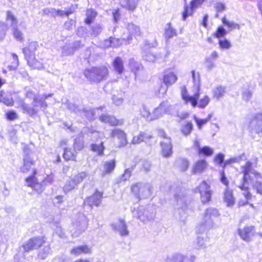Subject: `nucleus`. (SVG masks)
Returning a JSON list of instances; mask_svg holds the SVG:
<instances>
[{
  "instance_id": "nucleus-55",
  "label": "nucleus",
  "mask_w": 262,
  "mask_h": 262,
  "mask_svg": "<svg viewBox=\"0 0 262 262\" xmlns=\"http://www.w3.org/2000/svg\"><path fill=\"white\" fill-rule=\"evenodd\" d=\"M179 168L180 170L184 171L186 170L189 166V162L185 159H180L177 161Z\"/></svg>"
},
{
  "instance_id": "nucleus-44",
  "label": "nucleus",
  "mask_w": 262,
  "mask_h": 262,
  "mask_svg": "<svg viewBox=\"0 0 262 262\" xmlns=\"http://www.w3.org/2000/svg\"><path fill=\"white\" fill-rule=\"evenodd\" d=\"M193 127L192 123L188 122L182 126L181 132L184 135L187 136L191 132L193 129Z\"/></svg>"
},
{
  "instance_id": "nucleus-45",
  "label": "nucleus",
  "mask_w": 262,
  "mask_h": 262,
  "mask_svg": "<svg viewBox=\"0 0 262 262\" xmlns=\"http://www.w3.org/2000/svg\"><path fill=\"white\" fill-rule=\"evenodd\" d=\"M50 253V247L49 245L46 246L39 251L38 257L42 259H45Z\"/></svg>"
},
{
  "instance_id": "nucleus-28",
  "label": "nucleus",
  "mask_w": 262,
  "mask_h": 262,
  "mask_svg": "<svg viewBox=\"0 0 262 262\" xmlns=\"http://www.w3.org/2000/svg\"><path fill=\"white\" fill-rule=\"evenodd\" d=\"M138 3V0H120L121 6L130 11H133L136 8Z\"/></svg>"
},
{
  "instance_id": "nucleus-7",
  "label": "nucleus",
  "mask_w": 262,
  "mask_h": 262,
  "mask_svg": "<svg viewBox=\"0 0 262 262\" xmlns=\"http://www.w3.org/2000/svg\"><path fill=\"white\" fill-rule=\"evenodd\" d=\"M195 192H199L200 194L201 201L203 204L209 202L211 198V192L209 185L205 182L203 181L195 188Z\"/></svg>"
},
{
  "instance_id": "nucleus-5",
  "label": "nucleus",
  "mask_w": 262,
  "mask_h": 262,
  "mask_svg": "<svg viewBox=\"0 0 262 262\" xmlns=\"http://www.w3.org/2000/svg\"><path fill=\"white\" fill-rule=\"evenodd\" d=\"M156 214L155 208L148 205L146 208L140 207L138 211L137 218L143 223L154 220Z\"/></svg>"
},
{
  "instance_id": "nucleus-64",
  "label": "nucleus",
  "mask_w": 262,
  "mask_h": 262,
  "mask_svg": "<svg viewBox=\"0 0 262 262\" xmlns=\"http://www.w3.org/2000/svg\"><path fill=\"white\" fill-rule=\"evenodd\" d=\"M227 33L226 30L223 27H219L214 36L216 38H220L224 36Z\"/></svg>"
},
{
  "instance_id": "nucleus-1",
  "label": "nucleus",
  "mask_w": 262,
  "mask_h": 262,
  "mask_svg": "<svg viewBox=\"0 0 262 262\" xmlns=\"http://www.w3.org/2000/svg\"><path fill=\"white\" fill-rule=\"evenodd\" d=\"M244 176L242 180L237 184V186L244 191L243 195L245 196L246 200H241L239 201L238 205L239 206H244L248 203V200L251 199V194L248 191L249 183H252V175H254L255 177H260V174L252 168V163L248 161L245 165L241 168Z\"/></svg>"
},
{
  "instance_id": "nucleus-57",
  "label": "nucleus",
  "mask_w": 262,
  "mask_h": 262,
  "mask_svg": "<svg viewBox=\"0 0 262 262\" xmlns=\"http://www.w3.org/2000/svg\"><path fill=\"white\" fill-rule=\"evenodd\" d=\"M12 56L13 59V61L12 62L11 65L8 66V68L10 70H15L18 66V58L17 55L14 53H12Z\"/></svg>"
},
{
  "instance_id": "nucleus-6",
  "label": "nucleus",
  "mask_w": 262,
  "mask_h": 262,
  "mask_svg": "<svg viewBox=\"0 0 262 262\" xmlns=\"http://www.w3.org/2000/svg\"><path fill=\"white\" fill-rule=\"evenodd\" d=\"M37 171L36 169H33V174L27 177L25 179L26 185L28 187H31L38 193H41L45 188V185L41 181L38 183L36 177Z\"/></svg>"
},
{
  "instance_id": "nucleus-20",
  "label": "nucleus",
  "mask_w": 262,
  "mask_h": 262,
  "mask_svg": "<svg viewBox=\"0 0 262 262\" xmlns=\"http://www.w3.org/2000/svg\"><path fill=\"white\" fill-rule=\"evenodd\" d=\"M101 122L108 123L112 126L121 125L123 124V120H118L114 116L107 114H102L99 117Z\"/></svg>"
},
{
  "instance_id": "nucleus-54",
  "label": "nucleus",
  "mask_w": 262,
  "mask_h": 262,
  "mask_svg": "<svg viewBox=\"0 0 262 262\" xmlns=\"http://www.w3.org/2000/svg\"><path fill=\"white\" fill-rule=\"evenodd\" d=\"M162 105H159L157 107L155 108L152 112V116L154 120L159 119L165 113L163 112L164 111L161 110V107Z\"/></svg>"
},
{
  "instance_id": "nucleus-59",
  "label": "nucleus",
  "mask_w": 262,
  "mask_h": 262,
  "mask_svg": "<svg viewBox=\"0 0 262 262\" xmlns=\"http://www.w3.org/2000/svg\"><path fill=\"white\" fill-rule=\"evenodd\" d=\"M195 248L197 249H201L205 248V240L203 238L198 237L195 243Z\"/></svg>"
},
{
  "instance_id": "nucleus-38",
  "label": "nucleus",
  "mask_w": 262,
  "mask_h": 262,
  "mask_svg": "<svg viewBox=\"0 0 262 262\" xmlns=\"http://www.w3.org/2000/svg\"><path fill=\"white\" fill-rule=\"evenodd\" d=\"M6 20L12 28L17 26L18 21L17 18L10 11H7Z\"/></svg>"
},
{
  "instance_id": "nucleus-51",
  "label": "nucleus",
  "mask_w": 262,
  "mask_h": 262,
  "mask_svg": "<svg viewBox=\"0 0 262 262\" xmlns=\"http://www.w3.org/2000/svg\"><path fill=\"white\" fill-rule=\"evenodd\" d=\"M8 30V24L0 21V40H2L5 38Z\"/></svg>"
},
{
  "instance_id": "nucleus-17",
  "label": "nucleus",
  "mask_w": 262,
  "mask_h": 262,
  "mask_svg": "<svg viewBox=\"0 0 262 262\" xmlns=\"http://www.w3.org/2000/svg\"><path fill=\"white\" fill-rule=\"evenodd\" d=\"M174 198L179 209H181L182 210L185 211L187 208L188 202V197L186 194L180 191L175 194Z\"/></svg>"
},
{
  "instance_id": "nucleus-16",
  "label": "nucleus",
  "mask_w": 262,
  "mask_h": 262,
  "mask_svg": "<svg viewBox=\"0 0 262 262\" xmlns=\"http://www.w3.org/2000/svg\"><path fill=\"white\" fill-rule=\"evenodd\" d=\"M111 136L112 137H116L119 140V147L125 146L128 141L127 140V135L122 130L119 128H115L111 131Z\"/></svg>"
},
{
  "instance_id": "nucleus-46",
  "label": "nucleus",
  "mask_w": 262,
  "mask_h": 262,
  "mask_svg": "<svg viewBox=\"0 0 262 262\" xmlns=\"http://www.w3.org/2000/svg\"><path fill=\"white\" fill-rule=\"evenodd\" d=\"M128 66L130 70L134 72L135 73H136L137 71L139 70L141 68L140 63L135 61L134 59H129Z\"/></svg>"
},
{
  "instance_id": "nucleus-27",
  "label": "nucleus",
  "mask_w": 262,
  "mask_h": 262,
  "mask_svg": "<svg viewBox=\"0 0 262 262\" xmlns=\"http://www.w3.org/2000/svg\"><path fill=\"white\" fill-rule=\"evenodd\" d=\"M177 80V77L172 72H168L165 73L163 81L167 87L174 83Z\"/></svg>"
},
{
  "instance_id": "nucleus-10",
  "label": "nucleus",
  "mask_w": 262,
  "mask_h": 262,
  "mask_svg": "<svg viewBox=\"0 0 262 262\" xmlns=\"http://www.w3.org/2000/svg\"><path fill=\"white\" fill-rule=\"evenodd\" d=\"M24 152L23 165L19 168L20 171L24 173H27L30 170H32V171L33 172V169H35L33 167V166L34 164V162L29 156V151L27 147L24 149ZM32 174L33 172L32 173Z\"/></svg>"
},
{
  "instance_id": "nucleus-26",
  "label": "nucleus",
  "mask_w": 262,
  "mask_h": 262,
  "mask_svg": "<svg viewBox=\"0 0 262 262\" xmlns=\"http://www.w3.org/2000/svg\"><path fill=\"white\" fill-rule=\"evenodd\" d=\"M251 175L252 181V183L249 182V184L252 183L253 187L256 191V192L262 195V177H261V175L257 177H255L254 175Z\"/></svg>"
},
{
  "instance_id": "nucleus-9",
  "label": "nucleus",
  "mask_w": 262,
  "mask_h": 262,
  "mask_svg": "<svg viewBox=\"0 0 262 262\" xmlns=\"http://www.w3.org/2000/svg\"><path fill=\"white\" fill-rule=\"evenodd\" d=\"M205 0H192L190 3V6L187 4L184 6V11L182 12V19L185 20L186 18L192 15L195 10L204 2Z\"/></svg>"
},
{
  "instance_id": "nucleus-29",
  "label": "nucleus",
  "mask_w": 262,
  "mask_h": 262,
  "mask_svg": "<svg viewBox=\"0 0 262 262\" xmlns=\"http://www.w3.org/2000/svg\"><path fill=\"white\" fill-rule=\"evenodd\" d=\"M153 188L149 184L142 185L141 187L140 199H145L149 197L152 193Z\"/></svg>"
},
{
  "instance_id": "nucleus-49",
  "label": "nucleus",
  "mask_w": 262,
  "mask_h": 262,
  "mask_svg": "<svg viewBox=\"0 0 262 262\" xmlns=\"http://www.w3.org/2000/svg\"><path fill=\"white\" fill-rule=\"evenodd\" d=\"M115 167V161L112 160L108 162H106L104 164V169L106 173L112 172Z\"/></svg>"
},
{
  "instance_id": "nucleus-3",
  "label": "nucleus",
  "mask_w": 262,
  "mask_h": 262,
  "mask_svg": "<svg viewBox=\"0 0 262 262\" xmlns=\"http://www.w3.org/2000/svg\"><path fill=\"white\" fill-rule=\"evenodd\" d=\"M219 216L220 213L216 208L209 207L206 209L202 221L198 226L199 232H203L212 228L214 225V219Z\"/></svg>"
},
{
  "instance_id": "nucleus-47",
  "label": "nucleus",
  "mask_w": 262,
  "mask_h": 262,
  "mask_svg": "<svg viewBox=\"0 0 262 262\" xmlns=\"http://www.w3.org/2000/svg\"><path fill=\"white\" fill-rule=\"evenodd\" d=\"M222 23L228 28H229L231 30L234 29H239L240 27L238 24L235 23L233 21H229L227 20L225 17L222 18Z\"/></svg>"
},
{
  "instance_id": "nucleus-37",
  "label": "nucleus",
  "mask_w": 262,
  "mask_h": 262,
  "mask_svg": "<svg viewBox=\"0 0 262 262\" xmlns=\"http://www.w3.org/2000/svg\"><path fill=\"white\" fill-rule=\"evenodd\" d=\"M97 15V12L93 9H89L86 11V18L85 19V23L86 24H91L92 23Z\"/></svg>"
},
{
  "instance_id": "nucleus-34",
  "label": "nucleus",
  "mask_w": 262,
  "mask_h": 262,
  "mask_svg": "<svg viewBox=\"0 0 262 262\" xmlns=\"http://www.w3.org/2000/svg\"><path fill=\"white\" fill-rule=\"evenodd\" d=\"M140 115L147 121L154 120L152 113L151 114L149 109L145 105H142L140 109Z\"/></svg>"
},
{
  "instance_id": "nucleus-8",
  "label": "nucleus",
  "mask_w": 262,
  "mask_h": 262,
  "mask_svg": "<svg viewBox=\"0 0 262 262\" xmlns=\"http://www.w3.org/2000/svg\"><path fill=\"white\" fill-rule=\"evenodd\" d=\"M159 136L164 138V140L161 142L162 155L164 157L168 158L172 154L170 139L166 137L165 133L162 130L159 132Z\"/></svg>"
},
{
  "instance_id": "nucleus-56",
  "label": "nucleus",
  "mask_w": 262,
  "mask_h": 262,
  "mask_svg": "<svg viewBox=\"0 0 262 262\" xmlns=\"http://www.w3.org/2000/svg\"><path fill=\"white\" fill-rule=\"evenodd\" d=\"M13 34L14 37L18 41H22L24 39L23 34L18 30L17 26L13 28Z\"/></svg>"
},
{
  "instance_id": "nucleus-41",
  "label": "nucleus",
  "mask_w": 262,
  "mask_h": 262,
  "mask_svg": "<svg viewBox=\"0 0 262 262\" xmlns=\"http://www.w3.org/2000/svg\"><path fill=\"white\" fill-rule=\"evenodd\" d=\"M63 157L67 161L76 160V155L70 148H64Z\"/></svg>"
},
{
  "instance_id": "nucleus-4",
  "label": "nucleus",
  "mask_w": 262,
  "mask_h": 262,
  "mask_svg": "<svg viewBox=\"0 0 262 262\" xmlns=\"http://www.w3.org/2000/svg\"><path fill=\"white\" fill-rule=\"evenodd\" d=\"M108 69L105 67H93L84 71L85 77L90 81L99 82L104 79L108 74Z\"/></svg>"
},
{
  "instance_id": "nucleus-35",
  "label": "nucleus",
  "mask_w": 262,
  "mask_h": 262,
  "mask_svg": "<svg viewBox=\"0 0 262 262\" xmlns=\"http://www.w3.org/2000/svg\"><path fill=\"white\" fill-rule=\"evenodd\" d=\"M0 102L9 106L14 105V101L12 97L6 95L3 91H0Z\"/></svg>"
},
{
  "instance_id": "nucleus-31",
  "label": "nucleus",
  "mask_w": 262,
  "mask_h": 262,
  "mask_svg": "<svg viewBox=\"0 0 262 262\" xmlns=\"http://www.w3.org/2000/svg\"><path fill=\"white\" fill-rule=\"evenodd\" d=\"M27 60L28 65L33 69H40L43 68V64L38 61L35 56H30L29 57H25Z\"/></svg>"
},
{
  "instance_id": "nucleus-61",
  "label": "nucleus",
  "mask_w": 262,
  "mask_h": 262,
  "mask_svg": "<svg viewBox=\"0 0 262 262\" xmlns=\"http://www.w3.org/2000/svg\"><path fill=\"white\" fill-rule=\"evenodd\" d=\"M219 43L222 49H228L231 47V43L226 39H220Z\"/></svg>"
},
{
  "instance_id": "nucleus-25",
  "label": "nucleus",
  "mask_w": 262,
  "mask_h": 262,
  "mask_svg": "<svg viewBox=\"0 0 262 262\" xmlns=\"http://www.w3.org/2000/svg\"><path fill=\"white\" fill-rule=\"evenodd\" d=\"M207 167V163L206 161L200 160L193 164L192 168V173L193 174H200L203 172Z\"/></svg>"
},
{
  "instance_id": "nucleus-58",
  "label": "nucleus",
  "mask_w": 262,
  "mask_h": 262,
  "mask_svg": "<svg viewBox=\"0 0 262 262\" xmlns=\"http://www.w3.org/2000/svg\"><path fill=\"white\" fill-rule=\"evenodd\" d=\"M6 119L9 121H13L15 119H18V115L16 112L13 110L8 111L6 114Z\"/></svg>"
},
{
  "instance_id": "nucleus-63",
  "label": "nucleus",
  "mask_w": 262,
  "mask_h": 262,
  "mask_svg": "<svg viewBox=\"0 0 262 262\" xmlns=\"http://www.w3.org/2000/svg\"><path fill=\"white\" fill-rule=\"evenodd\" d=\"M205 67L208 71H211L214 67V62L210 57H206L205 62Z\"/></svg>"
},
{
  "instance_id": "nucleus-18",
  "label": "nucleus",
  "mask_w": 262,
  "mask_h": 262,
  "mask_svg": "<svg viewBox=\"0 0 262 262\" xmlns=\"http://www.w3.org/2000/svg\"><path fill=\"white\" fill-rule=\"evenodd\" d=\"M250 126L256 133L262 132V113L255 114L250 123Z\"/></svg>"
},
{
  "instance_id": "nucleus-2",
  "label": "nucleus",
  "mask_w": 262,
  "mask_h": 262,
  "mask_svg": "<svg viewBox=\"0 0 262 262\" xmlns=\"http://www.w3.org/2000/svg\"><path fill=\"white\" fill-rule=\"evenodd\" d=\"M200 91L199 88L198 87L197 91H195L193 95L190 96L187 94L186 87L183 86L181 87L182 98L186 103H190L194 107L198 106L199 108H204L209 104L210 99L208 96L205 95L198 101L200 95Z\"/></svg>"
},
{
  "instance_id": "nucleus-62",
  "label": "nucleus",
  "mask_w": 262,
  "mask_h": 262,
  "mask_svg": "<svg viewBox=\"0 0 262 262\" xmlns=\"http://www.w3.org/2000/svg\"><path fill=\"white\" fill-rule=\"evenodd\" d=\"M252 95V93L249 88L245 89L242 93L243 98L246 101H249L251 98Z\"/></svg>"
},
{
  "instance_id": "nucleus-24",
  "label": "nucleus",
  "mask_w": 262,
  "mask_h": 262,
  "mask_svg": "<svg viewBox=\"0 0 262 262\" xmlns=\"http://www.w3.org/2000/svg\"><path fill=\"white\" fill-rule=\"evenodd\" d=\"M127 29L129 33V36L127 37L128 43L133 38V36L140 35L141 32L139 26L133 23H129L127 26Z\"/></svg>"
},
{
  "instance_id": "nucleus-13",
  "label": "nucleus",
  "mask_w": 262,
  "mask_h": 262,
  "mask_svg": "<svg viewBox=\"0 0 262 262\" xmlns=\"http://www.w3.org/2000/svg\"><path fill=\"white\" fill-rule=\"evenodd\" d=\"M152 47V45H150L147 41H145V45L143 48V57L144 59L147 61L150 62H154L157 60H159L161 56L160 54H155L147 50L149 48Z\"/></svg>"
},
{
  "instance_id": "nucleus-53",
  "label": "nucleus",
  "mask_w": 262,
  "mask_h": 262,
  "mask_svg": "<svg viewBox=\"0 0 262 262\" xmlns=\"http://www.w3.org/2000/svg\"><path fill=\"white\" fill-rule=\"evenodd\" d=\"M213 152V149L208 146H204L201 148H199V151L198 152L199 155H203L206 156L212 155Z\"/></svg>"
},
{
  "instance_id": "nucleus-32",
  "label": "nucleus",
  "mask_w": 262,
  "mask_h": 262,
  "mask_svg": "<svg viewBox=\"0 0 262 262\" xmlns=\"http://www.w3.org/2000/svg\"><path fill=\"white\" fill-rule=\"evenodd\" d=\"M20 106L24 113H27L29 116L32 117L36 115L38 112V108H34L33 106H30L23 100L21 101Z\"/></svg>"
},
{
  "instance_id": "nucleus-23",
  "label": "nucleus",
  "mask_w": 262,
  "mask_h": 262,
  "mask_svg": "<svg viewBox=\"0 0 262 262\" xmlns=\"http://www.w3.org/2000/svg\"><path fill=\"white\" fill-rule=\"evenodd\" d=\"M152 136L145 132H140V133L133 137L131 144L135 145L139 144L142 142H146L152 138Z\"/></svg>"
},
{
  "instance_id": "nucleus-43",
  "label": "nucleus",
  "mask_w": 262,
  "mask_h": 262,
  "mask_svg": "<svg viewBox=\"0 0 262 262\" xmlns=\"http://www.w3.org/2000/svg\"><path fill=\"white\" fill-rule=\"evenodd\" d=\"M192 77L193 79V81L194 84V90L197 91L198 87L199 88V90H200V74L199 73H195L194 70H192L191 71Z\"/></svg>"
},
{
  "instance_id": "nucleus-19",
  "label": "nucleus",
  "mask_w": 262,
  "mask_h": 262,
  "mask_svg": "<svg viewBox=\"0 0 262 262\" xmlns=\"http://www.w3.org/2000/svg\"><path fill=\"white\" fill-rule=\"evenodd\" d=\"M43 14L46 15H50L51 16L55 17L56 16H68L69 15L73 13V11L71 9L67 10L66 11L61 10L59 9L56 10L54 8H46L43 10Z\"/></svg>"
},
{
  "instance_id": "nucleus-40",
  "label": "nucleus",
  "mask_w": 262,
  "mask_h": 262,
  "mask_svg": "<svg viewBox=\"0 0 262 262\" xmlns=\"http://www.w3.org/2000/svg\"><path fill=\"white\" fill-rule=\"evenodd\" d=\"M212 116L213 115L212 114H210L208 115L207 118H206L205 119H203L198 118L195 116H194L193 118H194V120H195V122L196 123L198 128L199 129H201L202 127L204 125L206 124L211 119Z\"/></svg>"
},
{
  "instance_id": "nucleus-22",
  "label": "nucleus",
  "mask_w": 262,
  "mask_h": 262,
  "mask_svg": "<svg viewBox=\"0 0 262 262\" xmlns=\"http://www.w3.org/2000/svg\"><path fill=\"white\" fill-rule=\"evenodd\" d=\"M39 48L38 43L37 41H31L28 46L23 49V53L25 57H29L30 56H35V52Z\"/></svg>"
},
{
  "instance_id": "nucleus-52",
  "label": "nucleus",
  "mask_w": 262,
  "mask_h": 262,
  "mask_svg": "<svg viewBox=\"0 0 262 262\" xmlns=\"http://www.w3.org/2000/svg\"><path fill=\"white\" fill-rule=\"evenodd\" d=\"M176 35V30L171 27L170 23H168L165 29L166 37L169 38Z\"/></svg>"
},
{
  "instance_id": "nucleus-33",
  "label": "nucleus",
  "mask_w": 262,
  "mask_h": 262,
  "mask_svg": "<svg viewBox=\"0 0 262 262\" xmlns=\"http://www.w3.org/2000/svg\"><path fill=\"white\" fill-rule=\"evenodd\" d=\"M113 66L114 70L118 74H122L124 71L123 62L122 59L119 57H117L114 59Z\"/></svg>"
},
{
  "instance_id": "nucleus-48",
  "label": "nucleus",
  "mask_w": 262,
  "mask_h": 262,
  "mask_svg": "<svg viewBox=\"0 0 262 262\" xmlns=\"http://www.w3.org/2000/svg\"><path fill=\"white\" fill-rule=\"evenodd\" d=\"M91 147L92 150L97 152L98 155H102L103 154L104 147L102 142H101L99 144H93L92 145Z\"/></svg>"
},
{
  "instance_id": "nucleus-11",
  "label": "nucleus",
  "mask_w": 262,
  "mask_h": 262,
  "mask_svg": "<svg viewBox=\"0 0 262 262\" xmlns=\"http://www.w3.org/2000/svg\"><path fill=\"white\" fill-rule=\"evenodd\" d=\"M43 237L35 236L29 239L23 246L26 252L38 248L44 243Z\"/></svg>"
},
{
  "instance_id": "nucleus-14",
  "label": "nucleus",
  "mask_w": 262,
  "mask_h": 262,
  "mask_svg": "<svg viewBox=\"0 0 262 262\" xmlns=\"http://www.w3.org/2000/svg\"><path fill=\"white\" fill-rule=\"evenodd\" d=\"M112 227L115 232H118L120 235L122 236L128 235L129 232L127 230V226L125 221L123 219H119L113 223Z\"/></svg>"
},
{
  "instance_id": "nucleus-50",
  "label": "nucleus",
  "mask_w": 262,
  "mask_h": 262,
  "mask_svg": "<svg viewBox=\"0 0 262 262\" xmlns=\"http://www.w3.org/2000/svg\"><path fill=\"white\" fill-rule=\"evenodd\" d=\"M102 107L97 108L96 109H90L88 110H84L85 116L88 119H93L95 116L96 112H98L100 110L102 109Z\"/></svg>"
},
{
  "instance_id": "nucleus-21",
  "label": "nucleus",
  "mask_w": 262,
  "mask_h": 262,
  "mask_svg": "<svg viewBox=\"0 0 262 262\" xmlns=\"http://www.w3.org/2000/svg\"><path fill=\"white\" fill-rule=\"evenodd\" d=\"M82 181V176L78 174L74 177L73 179H71L66 182L63 189L65 193L69 192L70 191L74 189L76 186L77 185Z\"/></svg>"
},
{
  "instance_id": "nucleus-15",
  "label": "nucleus",
  "mask_w": 262,
  "mask_h": 262,
  "mask_svg": "<svg viewBox=\"0 0 262 262\" xmlns=\"http://www.w3.org/2000/svg\"><path fill=\"white\" fill-rule=\"evenodd\" d=\"M102 195L103 192L97 190L94 194L85 200L84 203L91 207H98L101 203Z\"/></svg>"
},
{
  "instance_id": "nucleus-42",
  "label": "nucleus",
  "mask_w": 262,
  "mask_h": 262,
  "mask_svg": "<svg viewBox=\"0 0 262 262\" xmlns=\"http://www.w3.org/2000/svg\"><path fill=\"white\" fill-rule=\"evenodd\" d=\"M74 52V49L72 48V45L70 43L66 44L62 48L61 55L68 56L73 54Z\"/></svg>"
},
{
  "instance_id": "nucleus-39",
  "label": "nucleus",
  "mask_w": 262,
  "mask_h": 262,
  "mask_svg": "<svg viewBox=\"0 0 262 262\" xmlns=\"http://www.w3.org/2000/svg\"><path fill=\"white\" fill-rule=\"evenodd\" d=\"M224 201L228 207L232 206L235 203L234 198L232 195V192L229 190H226L224 193Z\"/></svg>"
},
{
  "instance_id": "nucleus-60",
  "label": "nucleus",
  "mask_w": 262,
  "mask_h": 262,
  "mask_svg": "<svg viewBox=\"0 0 262 262\" xmlns=\"http://www.w3.org/2000/svg\"><path fill=\"white\" fill-rule=\"evenodd\" d=\"M141 184H135L132 187V191L138 199H140Z\"/></svg>"
},
{
  "instance_id": "nucleus-30",
  "label": "nucleus",
  "mask_w": 262,
  "mask_h": 262,
  "mask_svg": "<svg viewBox=\"0 0 262 262\" xmlns=\"http://www.w3.org/2000/svg\"><path fill=\"white\" fill-rule=\"evenodd\" d=\"M226 93V88L222 85H217L212 90L213 97L219 100L222 98Z\"/></svg>"
},
{
  "instance_id": "nucleus-12",
  "label": "nucleus",
  "mask_w": 262,
  "mask_h": 262,
  "mask_svg": "<svg viewBox=\"0 0 262 262\" xmlns=\"http://www.w3.org/2000/svg\"><path fill=\"white\" fill-rule=\"evenodd\" d=\"M255 231L253 226H246L238 229V234L241 238L246 242L251 241L254 236Z\"/></svg>"
},
{
  "instance_id": "nucleus-36",
  "label": "nucleus",
  "mask_w": 262,
  "mask_h": 262,
  "mask_svg": "<svg viewBox=\"0 0 262 262\" xmlns=\"http://www.w3.org/2000/svg\"><path fill=\"white\" fill-rule=\"evenodd\" d=\"M186 257L181 253H175L168 256L166 262H184Z\"/></svg>"
}]
</instances>
